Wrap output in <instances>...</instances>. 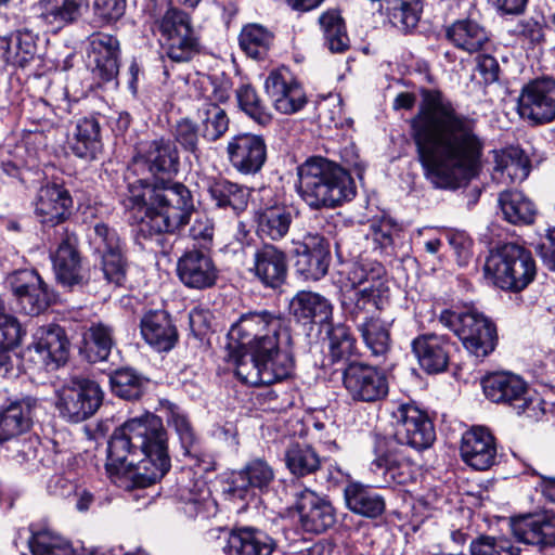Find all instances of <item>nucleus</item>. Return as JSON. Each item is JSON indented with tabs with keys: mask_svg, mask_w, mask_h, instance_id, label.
Wrapping results in <instances>:
<instances>
[{
	"mask_svg": "<svg viewBox=\"0 0 555 555\" xmlns=\"http://www.w3.org/2000/svg\"><path fill=\"white\" fill-rule=\"evenodd\" d=\"M414 116L409 119L425 178L438 189H454L477 176L485 142L475 119L459 113L438 90L423 89Z\"/></svg>",
	"mask_w": 555,
	"mask_h": 555,
	"instance_id": "obj_1",
	"label": "nucleus"
},
{
	"mask_svg": "<svg viewBox=\"0 0 555 555\" xmlns=\"http://www.w3.org/2000/svg\"><path fill=\"white\" fill-rule=\"evenodd\" d=\"M179 166L175 143L163 138L140 149L128 166L124 206L138 219L142 236L175 234L189 223L194 211L191 191L165 180L178 173Z\"/></svg>",
	"mask_w": 555,
	"mask_h": 555,
	"instance_id": "obj_2",
	"label": "nucleus"
},
{
	"mask_svg": "<svg viewBox=\"0 0 555 555\" xmlns=\"http://www.w3.org/2000/svg\"><path fill=\"white\" fill-rule=\"evenodd\" d=\"M170 466L168 437L159 416L147 412L114 430L106 470L118 487H149L160 480Z\"/></svg>",
	"mask_w": 555,
	"mask_h": 555,
	"instance_id": "obj_3",
	"label": "nucleus"
},
{
	"mask_svg": "<svg viewBox=\"0 0 555 555\" xmlns=\"http://www.w3.org/2000/svg\"><path fill=\"white\" fill-rule=\"evenodd\" d=\"M269 326L259 330V339L250 344L246 352H232L235 375L248 386L271 385L289 377L294 360L284 347L291 344V334L286 321L272 312L268 318Z\"/></svg>",
	"mask_w": 555,
	"mask_h": 555,
	"instance_id": "obj_4",
	"label": "nucleus"
},
{
	"mask_svg": "<svg viewBox=\"0 0 555 555\" xmlns=\"http://www.w3.org/2000/svg\"><path fill=\"white\" fill-rule=\"evenodd\" d=\"M297 173L298 194L312 209L336 208L356 195L349 172L324 157L308 158L298 167Z\"/></svg>",
	"mask_w": 555,
	"mask_h": 555,
	"instance_id": "obj_5",
	"label": "nucleus"
},
{
	"mask_svg": "<svg viewBox=\"0 0 555 555\" xmlns=\"http://www.w3.org/2000/svg\"><path fill=\"white\" fill-rule=\"evenodd\" d=\"M350 288L340 295V308L346 320L356 323L377 318L383 298L388 292L386 269L376 260L357 263L348 274Z\"/></svg>",
	"mask_w": 555,
	"mask_h": 555,
	"instance_id": "obj_6",
	"label": "nucleus"
},
{
	"mask_svg": "<svg viewBox=\"0 0 555 555\" xmlns=\"http://www.w3.org/2000/svg\"><path fill=\"white\" fill-rule=\"evenodd\" d=\"M485 276L504 291L520 292L534 279V259L529 250L514 243L491 250L483 267Z\"/></svg>",
	"mask_w": 555,
	"mask_h": 555,
	"instance_id": "obj_7",
	"label": "nucleus"
},
{
	"mask_svg": "<svg viewBox=\"0 0 555 555\" xmlns=\"http://www.w3.org/2000/svg\"><path fill=\"white\" fill-rule=\"evenodd\" d=\"M439 321L451 330L476 358L490 354L496 345L494 323L474 306L454 307L440 313Z\"/></svg>",
	"mask_w": 555,
	"mask_h": 555,
	"instance_id": "obj_8",
	"label": "nucleus"
},
{
	"mask_svg": "<svg viewBox=\"0 0 555 555\" xmlns=\"http://www.w3.org/2000/svg\"><path fill=\"white\" fill-rule=\"evenodd\" d=\"M485 396L495 403L512 406L517 414L538 421L546 411V402L538 393H530L526 382L519 376L500 372L482 379Z\"/></svg>",
	"mask_w": 555,
	"mask_h": 555,
	"instance_id": "obj_9",
	"label": "nucleus"
},
{
	"mask_svg": "<svg viewBox=\"0 0 555 555\" xmlns=\"http://www.w3.org/2000/svg\"><path fill=\"white\" fill-rule=\"evenodd\" d=\"M156 29L162 49L172 62H189L201 52L199 37L184 11L169 8L156 21Z\"/></svg>",
	"mask_w": 555,
	"mask_h": 555,
	"instance_id": "obj_10",
	"label": "nucleus"
},
{
	"mask_svg": "<svg viewBox=\"0 0 555 555\" xmlns=\"http://www.w3.org/2000/svg\"><path fill=\"white\" fill-rule=\"evenodd\" d=\"M373 453L374 459L370 464V470L377 487L410 485L421 475L420 466L405 456L390 439L376 438Z\"/></svg>",
	"mask_w": 555,
	"mask_h": 555,
	"instance_id": "obj_11",
	"label": "nucleus"
},
{
	"mask_svg": "<svg viewBox=\"0 0 555 555\" xmlns=\"http://www.w3.org/2000/svg\"><path fill=\"white\" fill-rule=\"evenodd\" d=\"M102 400L98 383L85 376H72L56 390L55 408L62 418L80 423L98 411Z\"/></svg>",
	"mask_w": 555,
	"mask_h": 555,
	"instance_id": "obj_12",
	"label": "nucleus"
},
{
	"mask_svg": "<svg viewBox=\"0 0 555 555\" xmlns=\"http://www.w3.org/2000/svg\"><path fill=\"white\" fill-rule=\"evenodd\" d=\"M395 441L415 450H425L436 440L428 414L412 402L396 403L390 412Z\"/></svg>",
	"mask_w": 555,
	"mask_h": 555,
	"instance_id": "obj_13",
	"label": "nucleus"
},
{
	"mask_svg": "<svg viewBox=\"0 0 555 555\" xmlns=\"http://www.w3.org/2000/svg\"><path fill=\"white\" fill-rule=\"evenodd\" d=\"M55 253L52 255L53 268L57 281L65 287H85L89 293H99V287L91 282V275L98 274L96 269L81 267L80 255L77 250V237L65 231Z\"/></svg>",
	"mask_w": 555,
	"mask_h": 555,
	"instance_id": "obj_14",
	"label": "nucleus"
},
{
	"mask_svg": "<svg viewBox=\"0 0 555 555\" xmlns=\"http://www.w3.org/2000/svg\"><path fill=\"white\" fill-rule=\"evenodd\" d=\"M519 116L533 125L555 119V79H535L522 87L517 101Z\"/></svg>",
	"mask_w": 555,
	"mask_h": 555,
	"instance_id": "obj_15",
	"label": "nucleus"
},
{
	"mask_svg": "<svg viewBox=\"0 0 555 555\" xmlns=\"http://www.w3.org/2000/svg\"><path fill=\"white\" fill-rule=\"evenodd\" d=\"M343 383L353 401L374 403L388 395V380L378 369L359 362H351L344 370Z\"/></svg>",
	"mask_w": 555,
	"mask_h": 555,
	"instance_id": "obj_16",
	"label": "nucleus"
},
{
	"mask_svg": "<svg viewBox=\"0 0 555 555\" xmlns=\"http://www.w3.org/2000/svg\"><path fill=\"white\" fill-rule=\"evenodd\" d=\"M7 284L21 310L28 315L40 314L54 301V295L35 270L15 271L7 278Z\"/></svg>",
	"mask_w": 555,
	"mask_h": 555,
	"instance_id": "obj_17",
	"label": "nucleus"
},
{
	"mask_svg": "<svg viewBox=\"0 0 555 555\" xmlns=\"http://www.w3.org/2000/svg\"><path fill=\"white\" fill-rule=\"evenodd\" d=\"M33 206L41 224L56 227L72 216L74 199L63 183L47 181L37 190Z\"/></svg>",
	"mask_w": 555,
	"mask_h": 555,
	"instance_id": "obj_18",
	"label": "nucleus"
},
{
	"mask_svg": "<svg viewBox=\"0 0 555 555\" xmlns=\"http://www.w3.org/2000/svg\"><path fill=\"white\" fill-rule=\"evenodd\" d=\"M264 89L274 108L281 114H295L307 104L304 88L286 67L270 72L264 81Z\"/></svg>",
	"mask_w": 555,
	"mask_h": 555,
	"instance_id": "obj_19",
	"label": "nucleus"
},
{
	"mask_svg": "<svg viewBox=\"0 0 555 555\" xmlns=\"http://www.w3.org/2000/svg\"><path fill=\"white\" fill-rule=\"evenodd\" d=\"M332 260L328 242L319 234H308L296 248L295 269L306 281L324 278Z\"/></svg>",
	"mask_w": 555,
	"mask_h": 555,
	"instance_id": "obj_20",
	"label": "nucleus"
},
{
	"mask_svg": "<svg viewBox=\"0 0 555 555\" xmlns=\"http://www.w3.org/2000/svg\"><path fill=\"white\" fill-rule=\"evenodd\" d=\"M231 166L242 175H255L267 160V144L261 135L240 133L230 139L227 145Z\"/></svg>",
	"mask_w": 555,
	"mask_h": 555,
	"instance_id": "obj_21",
	"label": "nucleus"
},
{
	"mask_svg": "<svg viewBox=\"0 0 555 555\" xmlns=\"http://www.w3.org/2000/svg\"><path fill=\"white\" fill-rule=\"evenodd\" d=\"M249 272L267 288H280L287 279L288 258L275 245L264 243L255 249Z\"/></svg>",
	"mask_w": 555,
	"mask_h": 555,
	"instance_id": "obj_22",
	"label": "nucleus"
},
{
	"mask_svg": "<svg viewBox=\"0 0 555 555\" xmlns=\"http://www.w3.org/2000/svg\"><path fill=\"white\" fill-rule=\"evenodd\" d=\"M294 511L298 515L299 526L306 532L322 533L336 521L332 504L309 489L296 494Z\"/></svg>",
	"mask_w": 555,
	"mask_h": 555,
	"instance_id": "obj_23",
	"label": "nucleus"
},
{
	"mask_svg": "<svg viewBox=\"0 0 555 555\" xmlns=\"http://www.w3.org/2000/svg\"><path fill=\"white\" fill-rule=\"evenodd\" d=\"M218 274L212 258L202 250H188L178 259L177 275L188 288H210L216 284Z\"/></svg>",
	"mask_w": 555,
	"mask_h": 555,
	"instance_id": "obj_24",
	"label": "nucleus"
},
{
	"mask_svg": "<svg viewBox=\"0 0 555 555\" xmlns=\"http://www.w3.org/2000/svg\"><path fill=\"white\" fill-rule=\"evenodd\" d=\"M411 348L420 366L428 374H437L447 370L454 344L447 335L426 333L415 337Z\"/></svg>",
	"mask_w": 555,
	"mask_h": 555,
	"instance_id": "obj_25",
	"label": "nucleus"
},
{
	"mask_svg": "<svg viewBox=\"0 0 555 555\" xmlns=\"http://www.w3.org/2000/svg\"><path fill=\"white\" fill-rule=\"evenodd\" d=\"M460 451L462 460L476 470L489 469L495 464L498 455L495 438L482 426L464 433Z\"/></svg>",
	"mask_w": 555,
	"mask_h": 555,
	"instance_id": "obj_26",
	"label": "nucleus"
},
{
	"mask_svg": "<svg viewBox=\"0 0 555 555\" xmlns=\"http://www.w3.org/2000/svg\"><path fill=\"white\" fill-rule=\"evenodd\" d=\"M119 55V41L114 36L98 33L89 38V64L93 74L103 81H112L117 77Z\"/></svg>",
	"mask_w": 555,
	"mask_h": 555,
	"instance_id": "obj_27",
	"label": "nucleus"
},
{
	"mask_svg": "<svg viewBox=\"0 0 555 555\" xmlns=\"http://www.w3.org/2000/svg\"><path fill=\"white\" fill-rule=\"evenodd\" d=\"M218 541L228 555H271L274 548V542L267 533L248 527L233 532L220 530Z\"/></svg>",
	"mask_w": 555,
	"mask_h": 555,
	"instance_id": "obj_28",
	"label": "nucleus"
},
{
	"mask_svg": "<svg viewBox=\"0 0 555 555\" xmlns=\"http://www.w3.org/2000/svg\"><path fill=\"white\" fill-rule=\"evenodd\" d=\"M511 529L519 542L541 548L555 544L554 514L545 512L515 517L511 521Z\"/></svg>",
	"mask_w": 555,
	"mask_h": 555,
	"instance_id": "obj_29",
	"label": "nucleus"
},
{
	"mask_svg": "<svg viewBox=\"0 0 555 555\" xmlns=\"http://www.w3.org/2000/svg\"><path fill=\"white\" fill-rule=\"evenodd\" d=\"M273 480V468L264 460L255 459L232 474L230 491L245 499L249 494H256L257 491L261 493L268 490Z\"/></svg>",
	"mask_w": 555,
	"mask_h": 555,
	"instance_id": "obj_30",
	"label": "nucleus"
},
{
	"mask_svg": "<svg viewBox=\"0 0 555 555\" xmlns=\"http://www.w3.org/2000/svg\"><path fill=\"white\" fill-rule=\"evenodd\" d=\"M140 328L144 340L157 351H169L177 343V328L164 310L146 312L141 319Z\"/></svg>",
	"mask_w": 555,
	"mask_h": 555,
	"instance_id": "obj_31",
	"label": "nucleus"
},
{
	"mask_svg": "<svg viewBox=\"0 0 555 555\" xmlns=\"http://www.w3.org/2000/svg\"><path fill=\"white\" fill-rule=\"evenodd\" d=\"M206 190L214 205L234 216L242 214L248 206L250 192L238 183L224 178H209Z\"/></svg>",
	"mask_w": 555,
	"mask_h": 555,
	"instance_id": "obj_32",
	"label": "nucleus"
},
{
	"mask_svg": "<svg viewBox=\"0 0 555 555\" xmlns=\"http://www.w3.org/2000/svg\"><path fill=\"white\" fill-rule=\"evenodd\" d=\"M291 310L296 319L305 323L331 324L334 306L319 293L301 291L291 301Z\"/></svg>",
	"mask_w": 555,
	"mask_h": 555,
	"instance_id": "obj_33",
	"label": "nucleus"
},
{
	"mask_svg": "<svg viewBox=\"0 0 555 555\" xmlns=\"http://www.w3.org/2000/svg\"><path fill=\"white\" fill-rule=\"evenodd\" d=\"M33 346L47 365L53 363L59 366L68 358L69 341L60 325L51 324L38 328Z\"/></svg>",
	"mask_w": 555,
	"mask_h": 555,
	"instance_id": "obj_34",
	"label": "nucleus"
},
{
	"mask_svg": "<svg viewBox=\"0 0 555 555\" xmlns=\"http://www.w3.org/2000/svg\"><path fill=\"white\" fill-rule=\"evenodd\" d=\"M36 400L23 398L10 402L0 411V441H7L27 431L33 424Z\"/></svg>",
	"mask_w": 555,
	"mask_h": 555,
	"instance_id": "obj_35",
	"label": "nucleus"
},
{
	"mask_svg": "<svg viewBox=\"0 0 555 555\" xmlns=\"http://www.w3.org/2000/svg\"><path fill=\"white\" fill-rule=\"evenodd\" d=\"M446 38L455 48L469 54L485 49L490 37L487 29L474 20H457L446 28Z\"/></svg>",
	"mask_w": 555,
	"mask_h": 555,
	"instance_id": "obj_36",
	"label": "nucleus"
},
{
	"mask_svg": "<svg viewBox=\"0 0 555 555\" xmlns=\"http://www.w3.org/2000/svg\"><path fill=\"white\" fill-rule=\"evenodd\" d=\"M271 311H249L243 313L236 322H234L229 332L228 338L230 340V348H237L233 352H246L253 341L259 339V330L263 326H269L268 318L271 315Z\"/></svg>",
	"mask_w": 555,
	"mask_h": 555,
	"instance_id": "obj_37",
	"label": "nucleus"
},
{
	"mask_svg": "<svg viewBox=\"0 0 555 555\" xmlns=\"http://www.w3.org/2000/svg\"><path fill=\"white\" fill-rule=\"evenodd\" d=\"M72 152L83 159H94L102 151L101 127L95 117L77 121L69 143Z\"/></svg>",
	"mask_w": 555,
	"mask_h": 555,
	"instance_id": "obj_38",
	"label": "nucleus"
},
{
	"mask_svg": "<svg viewBox=\"0 0 555 555\" xmlns=\"http://www.w3.org/2000/svg\"><path fill=\"white\" fill-rule=\"evenodd\" d=\"M530 172V162L524 152L516 147L495 154L493 177L503 183H520Z\"/></svg>",
	"mask_w": 555,
	"mask_h": 555,
	"instance_id": "obj_39",
	"label": "nucleus"
},
{
	"mask_svg": "<svg viewBox=\"0 0 555 555\" xmlns=\"http://www.w3.org/2000/svg\"><path fill=\"white\" fill-rule=\"evenodd\" d=\"M347 507L361 516L377 518L385 512V500L370 487L352 482L345 489Z\"/></svg>",
	"mask_w": 555,
	"mask_h": 555,
	"instance_id": "obj_40",
	"label": "nucleus"
},
{
	"mask_svg": "<svg viewBox=\"0 0 555 555\" xmlns=\"http://www.w3.org/2000/svg\"><path fill=\"white\" fill-rule=\"evenodd\" d=\"M294 209L285 205H274L257 215V232L260 237L272 241L283 238L293 222Z\"/></svg>",
	"mask_w": 555,
	"mask_h": 555,
	"instance_id": "obj_41",
	"label": "nucleus"
},
{
	"mask_svg": "<svg viewBox=\"0 0 555 555\" xmlns=\"http://www.w3.org/2000/svg\"><path fill=\"white\" fill-rule=\"evenodd\" d=\"M285 465L292 475L305 477L321 467V457L309 444L291 440L284 452Z\"/></svg>",
	"mask_w": 555,
	"mask_h": 555,
	"instance_id": "obj_42",
	"label": "nucleus"
},
{
	"mask_svg": "<svg viewBox=\"0 0 555 555\" xmlns=\"http://www.w3.org/2000/svg\"><path fill=\"white\" fill-rule=\"evenodd\" d=\"M499 206L504 219L513 224H529L533 222L535 208L533 203L516 190L503 191L499 195Z\"/></svg>",
	"mask_w": 555,
	"mask_h": 555,
	"instance_id": "obj_43",
	"label": "nucleus"
},
{
	"mask_svg": "<svg viewBox=\"0 0 555 555\" xmlns=\"http://www.w3.org/2000/svg\"><path fill=\"white\" fill-rule=\"evenodd\" d=\"M180 500L183 503V512L189 517L207 518L217 513V503L204 481H196L192 488L181 489Z\"/></svg>",
	"mask_w": 555,
	"mask_h": 555,
	"instance_id": "obj_44",
	"label": "nucleus"
},
{
	"mask_svg": "<svg viewBox=\"0 0 555 555\" xmlns=\"http://www.w3.org/2000/svg\"><path fill=\"white\" fill-rule=\"evenodd\" d=\"M201 134L208 142H216L229 130L230 119L224 108L215 102H203L196 111Z\"/></svg>",
	"mask_w": 555,
	"mask_h": 555,
	"instance_id": "obj_45",
	"label": "nucleus"
},
{
	"mask_svg": "<svg viewBox=\"0 0 555 555\" xmlns=\"http://www.w3.org/2000/svg\"><path fill=\"white\" fill-rule=\"evenodd\" d=\"M100 259V269L103 279L96 280L91 276V282L99 287V292L104 287H122L127 282L128 261L126 250L98 257Z\"/></svg>",
	"mask_w": 555,
	"mask_h": 555,
	"instance_id": "obj_46",
	"label": "nucleus"
},
{
	"mask_svg": "<svg viewBox=\"0 0 555 555\" xmlns=\"http://www.w3.org/2000/svg\"><path fill=\"white\" fill-rule=\"evenodd\" d=\"M241 49L251 59H264L273 44L274 35L260 24L243 27L240 37Z\"/></svg>",
	"mask_w": 555,
	"mask_h": 555,
	"instance_id": "obj_47",
	"label": "nucleus"
},
{
	"mask_svg": "<svg viewBox=\"0 0 555 555\" xmlns=\"http://www.w3.org/2000/svg\"><path fill=\"white\" fill-rule=\"evenodd\" d=\"M319 23L323 31L324 44L331 52L341 53L349 48L350 40L339 11L327 10L319 17Z\"/></svg>",
	"mask_w": 555,
	"mask_h": 555,
	"instance_id": "obj_48",
	"label": "nucleus"
},
{
	"mask_svg": "<svg viewBox=\"0 0 555 555\" xmlns=\"http://www.w3.org/2000/svg\"><path fill=\"white\" fill-rule=\"evenodd\" d=\"M0 46L3 49V59L20 65L28 62L37 50L36 36L27 29L17 30L10 39H1Z\"/></svg>",
	"mask_w": 555,
	"mask_h": 555,
	"instance_id": "obj_49",
	"label": "nucleus"
},
{
	"mask_svg": "<svg viewBox=\"0 0 555 555\" xmlns=\"http://www.w3.org/2000/svg\"><path fill=\"white\" fill-rule=\"evenodd\" d=\"M113 327L104 322L92 323L85 335L89 359L92 362L107 360L114 346Z\"/></svg>",
	"mask_w": 555,
	"mask_h": 555,
	"instance_id": "obj_50",
	"label": "nucleus"
},
{
	"mask_svg": "<svg viewBox=\"0 0 555 555\" xmlns=\"http://www.w3.org/2000/svg\"><path fill=\"white\" fill-rule=\"evenodd\" d=\"M357 330L373 356L380 357L387 353L390 347V334L378 317L360 322Z\"/></svg>",
	"mask_w": 555,
	"mask_h": 555,
	"instance_id": "obj_51",
	"label": "nucleus"
},
{
	"mask_svg": "<svg viewBox=\"0 0 555 555\" xmlns=\"http://www.w3.org/2000/svg\"><path fill=\"white\" fill-rule=\"evenodd\" d=\"M327 331L330 357L333 362L348 359L356 352L357 341L350 328L343 323L328 324Z\"/></svg>",
	"mask_w": 555,
	"mask_h": 555,
	"instance_id": "obj_52",
	"label": "nucleus"
},
{
	"mask_svg": "<svg viewBox=\"0 0 555 555\" xmlns=\"http://www.w3.org/2000/svg\"><path fill=\"white\" fill-rule=\"evenodd\" d=\"M90 244L96 257L111 255L126 250V244L120 238L116 229L104 222H98L93 227Z\"/></svg>",
	"mask_w": 555,
	"mask_h": 555,
	"instance_id": "obj_53",
	"label": "nucleus"
},
{
	"mask_svg": "<svg viewBox=\"0 0 555 555\" xmlns=\"http://www.w3.org/2000/svg\"><path fill=\"white\" fill-rule=\"evenodd\" d=\"M28 545L33 555H73L69 543L49 530H31Z\"/></svg>",
	"mask_w": 555,
	"mask_h": 555,
	"instance_id": "obj_54",
	"label": "nucleus"
},
{
	"mask_svg": "<svg viewBox=\"0 0 555 555\" xmlns=\"http://www.w3.org/2000/svg\"><path fill=\"white\" fill-rule=\"evenodd\" d=\"M112 391L119 398L135 400L143 393L144 380L131 369L116 370L109 376Z\"/></svg>",
	"mask_w": 555,
	"mask_h": 555,
	"instance_id": "obj_55",
	"label": "nucleus"
},
{
	"mask_svg": "<svg viewBox=\"0 0 555 555\" xmlns=\"http://www.w3.org/2000/svg\"><path fill=\"white\" fill-rule=\"evenodd\" d=\"M83 0H50L43 5L42 20L56 28L73 22L79 15Z\"/></svg>",
	"mask_w": 555,
	"mask_h": 555,
	"instance_id": "obj_56",
	"label": "nucleus"
},
{
	"mask_svg": "<svg viewBox=\"0 0 555 555\" xmlns=\"http://www.w3.org/2000/svg\"><path fill=\"white\" fill-rule=\"evenodd\" d=\"M240 108L259 125H268L272 115L262 103L256 90L250 85H243L236 90Z\"/></svg>",
	"mask_w": 555,
	"mask_h": 555,
	"instance_id": "obj_57",
	"label": "nucleus"
},
{
	"mask_svg": "<svg viewBox=\"0 0 555 555\" xmlns=\"http://www.w3.org/2000/svg\"><path fill=\"white\" fill-rule=\"evenodd\" d=\"M472 555H519L520 550L505 537L481 535L469 546Z\"/></svg>",
	"mask_w": 555,
	"mask_h": 555,
	"instance_id": "obj_58",
	"label": "nucleus"
},
{
	"mask_svg": "<svg viewBox=\"0 0 555 555\" xmlns=\"http://www.w3.org/2000/svg\"><path fill=\"white\" fill-rule=\"evenodd\" d=\"M173 137L180 146L193 154L196 158L199 156V134L198 126L190 118H182L177 122L173 130Z\"/></svg>",
	"mask_w": 555,
	"mask_h": 555,
	"instance_id": "obj_59",
	"label": "nucleus"
},
{
	"mask_svg": "<svg viewBox=\"0 0 555 555\" xmlns=\"http://www.w3.org/2000/svg\"><path fill=\"white\" fill-rule=\"evenodd\" d=\"M167 423L175 428L185 454H191L196 437L188 416L179 409H171Z\"/></svg>",
	"mask_w": 555,
	"mask_h": 555,
	"instance_id": "obj_60",
	"label": "nucleus"
},
{
	"mask_svg": "<svg viewBox=\"0 0 555 555\" xmlns=\"http://www.w3.org/2000/svg\"><path fill=\"white\" fill-rule=\"evenodd\" d=\"M544 27L545 21L543 16H529L520 20L516 24L513 33L518 37L528 40L531 44H539L544 40Z\"/></svg>",
	"mask_w": 555,
	"mask_h": 555,
	"instance_id": "obj_61",
	"label": "nucleus"
},
{
	"mask_svg": "<svg viewBox=\"0 0 555 555\" xmlns=\"http://www.w3.org/2000/svg\"><path fill=\"white\" fill-rule=\"evenodd\" d=\"M23 331L17 319L0 312V345L8 350L17 346L22 339Z\"/></svg>",
	"mask_w": 555,
	"mask_h": 555,
	"instance_id": "obj_62",
	"label": "nucleus"
},
{
	"mask_svg": "<svg viewBox=\"0 0 555 555\" xmlns=\"http://www.w3.org/2000/svg\"><path fill=\"white\" fill-rule=\"evenodd\" d=\"M126 10V0H94V15L102 23H112L119 20Z\"/></svg>",
	"mask_w": 555,
	"mask_h": 555,
	"instance_id": "obj_63",
	"label": "nucleus"
},
{
	"mask_svg": "<svg viewBox=\"0 0 555 555\" xmlns=\"http://www.w3.org/2000/svg\"><path fill=\"white\" fill-rule=\"evenodd\" d=\"M393 228L388 220H376L370 224L367 238H371L376 248L385 249L392 245Z\"/></svg>",
	"mask_w": 555,
	"mask_h": 555,
	"instance_id": "obj_64",
	"label": "nucleus"
}]
</instances>
